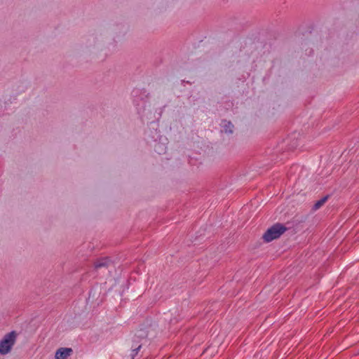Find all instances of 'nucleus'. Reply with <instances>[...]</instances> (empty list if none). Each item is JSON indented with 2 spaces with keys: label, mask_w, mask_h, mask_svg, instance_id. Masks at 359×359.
I'll use <instances>...</instances> for the list:
<instances>
[{
  "label": "nucleus",
  "mask_w": 359,
  "mask_h": 359,
  "mask_svg": "<svg viewBox=\"0 0 359 359\" xmlns=\"http://www.w3.org/2000/svg\"><path fill=\"white\" fill-rule=\"evenodd\" d=\"M286 230L287 228L283 224L277 223L269 228L262 238L264 241L269 243L278 238Z\"/></svg>",
  "instance_id": "obj_1"
},
{
  "label": "nucleus",
  "mask_w": 359,
  "mask_h": 359,
  "mask_svg": "<svg viewBox=\"0 0 359 359\" xmlns=\"http://www.w3.org/2000/svg\"><path fill=\"white\" fill-rule=\"evenodd\" d=\"M222 126L225 133H232L233 125L230 121H223Z\"/></svg>",
  "instance_id": "obj_4"
},
{
  "label": "nucleus",
  "mask_w": 359,
  "mask_h": 359,
  "mask_svg": "<svg viewBox=\"0 0 359 359\" xmlns=\"http://www.w3.org/2000/svg\"><path fill=\"white\" fill-rule=\"evenodd\" d=\"M107 263H108L107 258H102V259H98L95 262V268L99 269L102 266H106L107 265Z\"/></svg>",
  "instance_id": "obj_5"
},
{
  "label": "nucleus",
  "mask_w": 359,
  "mask_h": 359,
  "mask_svg": "<svg viewBox=\"0 0 359 359\" xmlns=\"http://www.w3.org/2000/svg\"><path fill=\"white\" fill-rule=\"evenodd\" d=\"M133 349L132 350L131 357L132 359H135V356L137 354L138 351L141 348V345H138L137 346H133Z\"/></svg>",
  "instance_id": "obj_8"
},
{
  "label": "nucleus",
  "mask_w": 359,
  "mask_h": 359,
  "mask_svg": "<svg viewBox=\"0 0 359 359\" xmlns=\"http://www.w3.org/2000/svg\"><path fill=\"white\" fill-rule=\"evenodd\" d=\"M17 338V334L12 331L6 334L0 341V354L6 355L11 352Z\"/></svg>",
  "instance_id": "obj_2"
},
{
  "label": "nucleus",
  "mask_w": 359,
  "mask_h": 359,
  "mask_svg": "<svg viewBox=\"0 0 359 359\" xmlns=\"http://www.w3.org/2000/svg\"><path fill=\"white\" fill-rule=\"evenodd\" d=\"M327 196H325L320 200L318 201L313 205V209L315 210L319 209L327 201Z\"/></svg>",
  "instance_id": "obj_6"
},
{
  "label": "nucleus",
  "mask_w": 359,
  "mask_h": 359,
  "mask_svg": "<svg viewBox=\"0 0 359 359\" xmlns=\"http://www.w3.org/2000/svg\"><path fill=\"white\" fill-rule=\"evenodd\" d=\"M73 353L72 348H60L55 354V359H68Z\"/></svg>",
  "instance_id": "obj_3"
},
{
  "label": "nucleus",
  "mask_w": 359,
  "mask_h": 359,
  "mask_svg": "<svg viewBox=\"0 0 359 359\" xmlns=\"http://www.w3.org/2000/svg\"><path fill=\"white\" fill-rule=\"evenodd\" d=\"M165 147L163 146V145H161L160 144H156L155 146V150L156 151H157L158 154H162V153H165Z\"/></svg>",
  "instance_id": "obj_7"
}]
</instances>
